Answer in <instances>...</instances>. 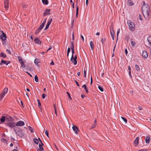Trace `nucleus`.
Instances as JSON below:
<instances>
[{
	"label": "nucleus",
	"mask_w": 151,
	"mask_h": 151,
	"mask_svg": "<svg viewBox=\"0 0 151 151\" xmlns=\"http://www.w3.org/2000/svg\"><path fill=\"white\" fill-rule=\"evenodd\" d=\"M39 149L40 150H41V151H43L44 150V149L42 147V146H41V145L40 144H39Z\"/></svg>",
	"instance_id": "f704fd0d"
},
{
	"label": "nucleus",
	"mask_w": 151,
	"mask_h": 151,
	"mask_svg": "<svg viewBox=\"0 0 151 151\" xmlns=\"http://www.w3.org/2000/svg\"><path fill=\"white\" fill-rule=\"evenodd\" d=\"M150 138L149 136H147L145 139V141L146 143L148 144L150 142Z\"/></svg>",
	"instance_id": "aec40b11"
},
{
	"label": "nucleus",
	"mask_w": 151,
	"mask_h": 151,
	"mask_svg": "<svg viewBox=\"0 0 151 151\" xmlns=\"http://www.w3.org/2000/svg\"><path fill=\"white\" fill-rule=\"evenodd\" d=\"M130 42L132 45L133 47H135L136 45L135 41L133 39L131 38L130 39Z\"/></svg>",
	"instance_id": "f3484780"
},
{
	"label": "nucleus",
	"mask_w": 151,
	"mask_h": 151,
	"mask_svg": "<svg viewBox=\"0 0 151 151\" xmlns=\"http://www.w3.org/2000/svg\"><path fill=\"white\" fill-rule=\"evenodd\" d=\"M135 68L137 70L139 71L140 70V68L138 65H135Z\"/></svg>",
	"instance_id": "473e14b6"
},
{
	"label": "nucleus",
	"mask_w": 151,
	"mask_h": 151,
	"mask_svg": "<svg viewBox=\"0 0 151 151\" xmlns=\"http://www.w3.org/2000/svg\"><path fill=\"white\" fill-rule=\"evenodd\" d=\"M127 23L128 24L129 29L131 31H133L135 29V25L134 23L133 22L130 21H129L127 22Z\"/></svg>",
	"instance_id": "f03ea898"
},
{
	"label": "nucleus",
	"mask_w": 151,
	"mask_h": 151,
	"mask_svg": "<svg viewBox=\"0 0 151 151\" xmlns=\"http://www.w3.org/2000/svg\"><path fill=\"white\" fill-rule=\"evenodd\" d=\"M84 77L85 78L86 76V71L85 70V69H84Z\"/></svg>",
	"instance_id": "09e8293b"
},
{
	"label": "nucleus",
	"mask_w": 151,
	"mask_h": 151,
	"mask_svg": "<svg viewBox=\"0 0 151 151\" xmlns=\"http://www.w3.org/2000/svg\"><path fill=\"white\" fill-rule=\"evenodd\" d=\"M45 134L47 136V137H48L49 132H48L47 130H45Z\"/></svg>",
	"instance_id": "c03bdc74"
},
{
	"label": "nucleus",
	"mask_w": 151,
	"mask_h": 151,
	"mask_svg": "<svg viewBox=\"0 0 151 151\" xmlns=\"http://www.w3.org/2000/svg\"><path fill=\"white\" fill-rule=\"evenodd\" d=\"M29 130H30L31 132L32 133H33L34 132V131H33V129H32V128L30 126H29Z\"/></svg>",
	"instance_id": "4c0bfd02"
},
{
	"label": "nucleus",
	"mask_w": 151,
	"mask_h": 151,
	"mask_svg": "<svg viewBox=\"0 0 151 151\" xmlns=\"http://www.w3.org/2000/svg\"><path fill=\"white\" fill-rule=\"evenodd\" d=\"M43 27H42L41 25L39 27V29H40L41 30L43 28Z\"/></svg>",
	"instance_id": "052dcab7"
},
{
	"label": "nucleus",
	"mask_w": 151,
	"mask_h": 151,
	"mask_svg": "<svg viewBox=\"0 0 151 151\" xmlns=\"http://www.w3.org/2000/svg\"><path fill=\"white\" fill-rule=\"evenodd\" d=\"M75 81L76 82V83L77 85L78 86H79V83H78V82L77 81H76V80H75Z\"/></svg>",
	"instance_id": "603ef678"
},
{
	"label": "nucleus",
	"mask_w": 151,
	"mask_h": 151,
	"mask_svg": "<svg viewBox=\"0 0 151 151\" xmlns=\"http://www.w3.org/2000/svg\"><path fill=\"white\" fill-rule=\"evenodd\" d=\"M24 125V123L23 121H19L16 123V125L17 126H22Z\"/></svg>",
	"instance_id": "0eeeda50"
},
{
	"label": "nucleus",
	"mask_w": 151,
	"mask_h": 151,
	"mask_svg": "<svg viewBox=\"0 0 151 151\" xmlns=\"http://www.w3.org/2000/svg\"><path fill=\"white\" fill-rule=\"evenodd\" d=\"M98 88H99V90L100 91H101V92L103 91H104L103 88L102 87H101V86H99Z\"/></svg>",
	"instance_id": "a19ab883"
},
{
	"label": "nucleus",
	"mask_w": 151,
	"mask_h": 151,
	"mask_svg": "<svg viewBox=\"0 0 151 151\" xmlns=\"http://www.w3.org/2000/svg\"><path fill=\"white\" fill-rule=\"evenodd\" d=\"M39 62V59L38 58H36L34 60V63L36 65H37Z\"/></svg>",
	"instance_id": "bb28decb"
},
{
	"label": "nucleus",
	"mask_w": 151,
	"mask_h": 151,
	"mask_svg": "<svg viewBox=\"0 0 151 151\" xmlns=\"http://www.w3.org/2000/svg\"><path fill=\"white\" fill-rule=\"evenodd\" d=\"M81 39H82V41H84V37H83V35H81Z\"/></svg>",
	"instance_id": "8fccbe9b"
},
{
	"label": "nucleus",
	"mask_w": 151,
	"mask_h": 151,
	"mask_svg": "<svg viewBox=\"0 0 151 151\" xmlns=\"http://www.w3.org/2000/svg\"><path fill=\"white\" fill-rule=\"evenodd\" d=\"M21 67L22 68H25V65L24 64V62L21 63Z\"/></svg>",
	"instance_id": "79ce46f5"
},
{
	"label": "nucleus",
	"mask_w": 151,
	"mask_h": 151,
	"mask_svg": "<svg viewBox=\"0 0 151 151\" xmlns=\"http://www.w3.org/2000/svg\"><path fill=\"white\" fill-rule=\"evenodd\" d=\"M128 3L129 6H132L134 4V3L131 0H128Z\"/></svg>",
	"instance_id": "b1692460"
},
{
	"label": "nucleus",
	"mask_w": 151,
	"mask_h": 151,
	"mask_svg": "<svg viewBox=\"0 0 151 151\" xmlns=\"http://www.w3.org/2000/svg\"><path fill=\"white\" fill-rule=\"evenodd\" d=\"M77 58V55H75L74 57H73V55H72L70 60L73 63L74 65H76L77 63L76 59Z\"/></svg>",
	"instance_id": "7ed1b4c3"
},
{
	"label": "nucleus",
	"mask_w": 151,
	"mask_h": 151,
	"mask_svg": "<svg viewBox=\"0 0 151 151\" xmlns=\"http://www.w3.org/2000/svg\"><path fill=\"white\" fill-rule=\"evenodd\" d=\"M8 89L7 88H5L4 89L3 91H2V92L0 94V95L1 96V98H3L4 97L5 94L7 93L8 91Z\"/></svg>",
	"instance_id": "20e7f679"
},
{
	"label": "nucleus",
	"mask_w": 151,
	"mask_h": 151,
	"mask_svg": "<svg viewBox=\"0 0 151 151\" xmlns=\"http://www.w3.org/2000/svg\"><path fill=\"white\" fill-rule=\"evenodd\" d=\"M5 120H6V118L5 116H2L0 119L1 122L2 123L4 122Z\"/></svg>",
	"instance_id": "5701e85b"
},
{
	"label": "nucleus",
	"mask_w": 151,
	"mask_h": 151,
	"mask_svg": "<svg viewBox=\"0 0 151 151\" xmlns=\"http://www.w3.org/2000/svg\"><path fill=\"white\" fill-rule=\"evenodd\" d=\"M46 96V95L45 94L43 93L42 95V98L43 99H44L45 98V97Z\"/></svg>",
	"instance_id": "a18cd8bd"
},
{
	"label": "nucleus",
	"mask_w": 151,
	"mask_h": 151,
	"mask_svg": "<svg viewBox=\"0 0 151 151\" xmlns=\"http://www.w3.org/2000/svg\"><path fill=\"white\" fill-rule=\"evenodd\" d=\"M7 125L10 127L13 128L15 126L16 124L14 122H9L7 124Z\"/></svg>",
	"instance_id": "6e6552de"
},
{
	"label": "nucleus",
	"mask_w": 151,
	"mask_h": 151,
	"mask_svg": "<svg viewBox=\"0 0 151 151\" xmlns=\"http://www.w3.org/2000/svg\"><path fill=\"white\" fill-rule=\"evenodd\" d=\"M142 56L144 58H146L148 57V54L146 51L144 50L142 53Z\"/></svg>",
	"instance_id": "f8f14e48"
},
{
	"label": "nucleus",
	"mask_w": 151,
	"mask_h": 151,
	"mask_svg": "<svg viewBox=\"0 0 151 151\" xmlns=\"http://www.w3.org/2000/svg\"><path fill=\"white\" fill-rule=\"evenodd\" d=\"M10 63V62L9 61L4 60H2L0 64L1 65L2 64H5L6 65H7Z\"/></svg>",
	"instance_id": "ddd939ff"
},
{
	"label": "nucleus",
	"mask_w": 151,
	"mask_h": 151,
	"mask_svg": "<svg viewBox=\"0 0 151 151\" xmlns=\"http://www.w3.org/2000/svg\"><path fill=\"white\" fill-rule=\"evenodd\" d=\"M40 32L39 31L37 30H36L35 31V34H38L39 33V32Z\"/></svg>",
	"instance_id": "864d4df0"
},
{
	"label": "nucleus",
	"mask_w": 151,
	"mask_h": 151,
	"mask_svg": "<svg viewBox=\"0 0 151 151\" xmlns=\"http://www.w3.org/2000/svg\"><path fill=\"white\" fill-rule=\"evenodd\" d=\"M121 119L125 122L126 123H127V119L124 118V117H123L122 116H121Z\"/></svg>",
	"instance_id": "e433bc0d"
},
{
	"label": "nucleus",
	"mask_w": 151,
	"mask_h": 151,
	"mask_svg": "<svg viewBox=\"0 0 151 151\" xmlns=\"http://www.w3.org/2000/svg\"><path fill=\"white\" fill-rule=\"evenodd\" d=\"M37 101L38 102V106L39 107H40V106H41V104L40 100L39 99H37Z\"/></svg>",
	"instance_id": "58836bf2"
},
{
	"label": "nucleus",
	"mask_w": 151,
	"mask_h": 151,
	"mask_svg": "<svg viewBox=\"0 0 151 151\" xmlns=\"http://www.w3.org/2000/svg\"><path fill=\"white\" fill-rule=\"evenodd\" d=\"M71 50L73 49H74V45H71L70 46V48Z\"/></svg>",
	"instance_id": "bf43d9fd"
},
{
	"label": "nucleus",
	"mask_w": 151,
	"mask_h": 151,
	"mask_svg": "<svg viewBox=\"0 0 151 151\" xmlns=\"http://www.w3.org/2000/svg\"><path fill=\"white\" fill-rule=\"evenodd\" d=\"M6 51L7 52V53L8 54H11V52L8 49H7L6 50Z\"/></svg>",
	"instance_id": "49530a36"
},
{
	"label": "nucleus",
	"mask_w": 151,
	"mask_h": 151,
	"mask_svg": "<svg viewBox=\"0 0 151 151\" xmlns=\"http://www.w3.org/2000/svg\"><path fill=\"white\" fill-rule=\"evenodd\" d=\"M90 45L91 50H93L94 47V45L92 41H90Z\"/></svg>",
	"instance_id": "4be33fe9"
},
{
	"label": "nucleus",
	"mask_w": 151,
	"mask_h": 151,
	"mask_svg": "<svg viewBox=\"0 0 151 151\" xmlns=\"http://www.w3.org/2000/svg\"><path fill=\"white\" fill-rule=\"evenodd\" d=\"M72 7L74 9V3L73 2L72 4Z\"/></svg>",
	"instance_id": "338daca9"
},
{
	"label": "nucleus",
	"mask_w": 151,
	"mask_h": 151,
	"mask_svg": "<svg viewBox=\"0 0 151 151\" xmlns=\"http://www.w3.org/2000/svg\"><path fill=\"white\" fill-rule=\"evenodd\" d=\"M2 34L0 35V37L2 41H5L6 40V36L5 34L2 31Z\"/></svg>",
	"instance_id": "39448f33"
},
{
	"label": "nucleus",
	"mask_w": 151,
	"mask_h": 151,
	"mask_svg": "<svg viewBox=\"0 0 151 151\" xmlns=\"http://www.w3.org/2000/svg\"><path fill=\"white\" fill-rule=\"evenodd\" d=\"M1 141L2 142H6V143H7V140L6 139H4V138H1Z\"/></svg>",
	"instance_id": "c9c22d12"
},
{
	"label": "nucleus",
	"mask_w": 151,
	"mask_h": 151,
	"mask_svg": "<svg viewBox=\"0 0 151 151\" xmlns=\"http://www.w3.org/2000/svg\"><path fill=\"white\" fill-rule=\"evenodd\" d=\"M138 108L140 110H142V108L140 106H139L138 107Z\"/></svg>",
	"instance_id": "774afa93"
},
{
	"label": "nucleus",
	"mask_w": 151,
	"mask_h": 151,
	"mask_svg": "<svg viewBox=\"0 0 151 151\" xmlns=\"http://www.w3.org/2000/svg\"><path fill=\"white\" fill-rule=\"evenodd\" d=\"M0 56L1 57H2L3 58H5L6 57V55L2 52H1L0 53Z\"/></svg>",
	"instance_id": "393cba45"
},
{
	"label": "nucleus",
	"mask_w": 151,
	"mask_h": 151,
	"mask_svg": "<svg viewBox=\"0 0 151 151\" xmlns=\"http://www.w3.org/2000/svg\"><path fill=\"white\" fill-rule=\"evenodd\" d=\"M139 137H137L136 138L134 141V144L135 146L136 147L137 146L139 143Z\"/></svg>",
	"instance_id": "9b49d317"
},
{
	"label": "nucleus",
	"mask_w": 151,
	"mask_h": 151,
	"mask_svg": "<svg viewBox=\"0 0 151 151\" xmlns=\"http://www.w3.org/2000/svg\"><path fill=\"white\" fill-rule=\"evenodd\" d=\"M77 2L78 1L77 0L76 4V17H77L78 15V6H77Z\"/></svg>",
	"instance_id": "6ab92c4d"
},
{
	"label": "nucleus",
	"mask_w": 151,
	"mask_h": 151,
	"mask_svg": "<svg viewBox=\"0 0 151 151\" xmlns=\"http://www.w3.org/2000/svg\"><path fill=\"white\" fill-rule=\"evenodd\" d=\"M54 65V63L53 62V60H52V62L50 63V65Z\"/></svg>",
	"instance_id": "5fc2aeb1"
},
{
	"label": "nucleus",
	"mask_w": 151,
	"mask_h": 151,
	"mask_svg": "<svg viewBox=\"0 0 151 151\" xmlns=\"http://www.w3.org/2000/svg\"><path fill=\"white\" fill-rule=\"evenodd\" d=\"M4 8L7 10L8 9L9 7V1L8 0H4Z\"/></svg>",
	"instance_id": "1a4fd4ad"
},
{
	"label": "nucleus",
	"mask_w": 151,
	"mask_h": 151,
	"mask_svg": "<svg viewBox=\"0 0 151 151\" xmlns=\"http://www.w3.org/2000/svg\"><path fill=\"white\" fill-rule=\"evenodd\" d=\"M112 30H111V29H110V34H111V37H112V39L113 40H114V32L113 29H112Z\"/></svg>",
	"instance_id": "412c9836"
},
{
	"label": "nucleus",
	"mask_w": 151,
	"mask_h": 151,
	"mask_svg": "<svg viewBox=\"0 0 151 151\" xmlns=\"http://www.w3.org/2000/svg\"><path fill=\"white\" fill-rule=\"evenodd\" d=\"M72 129L75 133L76 134H77V131L78 130V129L77 127L76 126L73 125V126L72 127Z\"/></svg>",
	"instance_id": "2eb2a0df"
},
{
	"label": "nucleus",
	"mask_w": 151,
	"mask_h": 151,
	"mask_svg": "<svg viewBox=\"0 0 151 151\" xmlns=\"http://www.w3.org/2000/svg\"><path fill=\"white\" fill-rule=\"evenodd\" d=\"M105 41H106V38H102L101 39V42L102 43L103 45V44H104V42Z\"/></svg>",
	"instance_id": "ea45409f"
},
{
	"label": "nucleus",
	"mask_w": 151,
	"mask_h": 151,
	"mask_svg": "<svg viewBox=\"0 0 151 151\" xmlns=\"http://www.w3.org/2000/svg\"><path fill=\"white\" fill-rule=\"evenodd\" d=\"M88 0H86V4L87 6L88 5Z\"/></svg>",
	"instance_id": "680f3d73"
},
{
	"label": "nucleus",
	"mask_w": 151,
	"mask_h": 151,
	"mask_svg": "<svg viewBox=\"0 0 151 151\" xmlns=\"http://www.w3.org/2000/svg\"><path fill=\"white\" fill-rule=\"evenodd\" d=\"M143 5L142 7V9L143 14L144 16H149V12H150V7L147 4L146 5L145 1H143Z\"/></svg>",
	"instance_id": "f257e3e1"
},
{
	"label": "nucleus",
	"mask_w": 151,
	"mask_h": 151,
	"mask_svg": "<svg viewBox=\"0 0 151 151\" xmlns=\"http://www.w3.org/2000/svg\"><path fill=\"white\" fill-rule=\"evenodd\" d=\"M16 134L18 135L20 137H22L24 136V133L22 130L18 131L16 132Z\"/></svg>",
	"instance_id": "423d86ee"
},
{
	"label": "nucleus",
	"mask_w": 151,
	"mask_h": 151,
	"mask_svg": "<svg viewBox=\"0 0 151 151\" xmlns=\"http://www.w3.org/2000/svg\"><path fill=\"white\" fill-rule=\"evenodd\" d=\"M45 23H44L43 22L42 23V24L41 25L42 26V27H44V26H45Z\"/></svg>",
	"instance_id": "4d7b16f0"
},
{
	"label": "nucleus",
	"mask_w": 151,
	"mask_h": 151,
	"mask_svg": "<svg viewBox=\"0 0 151 151\" xmlns=\"http://www.w3.org/2000/svg\"><path fill=\"white\" fill-rule=\"evenodd\" d=\"M120 30V29L119 28L118 29H117V36H118V35L119 32Z\"/></svg>",
	"instance_id": "de8ad7c7"
},
{
	"label": "nucleus",
	"mask_w": 151,
	"mask_h": 151,
	"mask_svg": "<svg viewBox=\"0 0 151 151\" xmlns=\"http://www.w3.org/2000/svg\"><path fill=\"white\" fill-rule=\"evenodd\" d=\"M35 43L39 44H40L41 43V41L37 38H35L34 40Z\"/></svg>",
	"instance_id": "a211bd4d"
},
{
	"label": "nucleus",
	"mask_w": 151,
	"mask_h": 151,
	"mask_svg": "<svg viewBox=\"0 0 151 151\" xmlns=\"http://www.w3.org/2000/svg\"><path fill=\"white\" fill-rule=\"evenodd\" d=\"M54 111H55V114L56 116H57V112H56V109H54Z\"/></svg>",
	"instance_id": "69168bd1"
},
{
	"label": "nucleus",
	"mask_w": 151,
	"mask_h": 151,
	"mask_svg": "<svg viewBox=\"0 0 151 151\" xmlns=\"http://www.w3.org/2000/svg\"><path fill=\"white\" fill-rule=\"evenodd\" d=\"M46 20H47V18H45L44 19V20H43V22L45 23Z\"/></svg>",
	"instance_id": "13d9d810"
},
{
	"label": "nucleus",
	"mask_w": 151,
	"mask_h": 151,
	"mask_svg": "<svg viewBox=\"0 0 151 151\" xmlns=\"http://www.w3.org/2000/svg\"><path fill=\"white\" fill-rule=\"evenodd\" d=\"M66 93L68 94V98H70L71 100L72 99L71 98L70 96V93L68 92H67Z\"/></svg>",
	"instance_id": "37998d69"
},
{
	"label": "nucleus",
	"mask_w": 151,
	"mask_h": 151,
	"mask_svg": "<svg viewBox=\"0 0 151 151\" xmlns=\"http://www.w3.org/2000/svg\"><path fill=\"white\" fill-rule=\"evenodd\" d=\"M26 72L27 74H28L31 77H32V75L30 74L28 72Z\"/></svg>",
	"instance_id": "e2e57ef3"
},
{
	"label": "nucleus",
	"mask_w": 151,
	"mask_h": 151,
	"mask_svg": "<svg viewBox=\"0 0 151 151\" xmlns=\"http://www.w3.org/2000/svg\"><path fill=\"white\" fill-rule=\"evenodd\" d=\"M18 59L19 62V63H23V61H22V58L20 56H19L18 57Z\"/></svg>",
	"instance_id": "cd10ccee"
},
{
	"label": "nucleus",
	"mask_w": 151,
	"mask_h": 151,
	"mask_svg": "<svg viewBox=\"0 0 151 151\" xmlns=\"http://www.w3.org/2000/svg\"><path fill=\"white\" fill-rule=\"evenodd\" d=\"M50 24L47 22V24H46V26L44 29V30H47L49 26L50 25Z\"/></svg>",
	"instance_id": "c756f323"
},
{
	"label": "nucleus",
	"mask_w": 151,
	"mask_h": 151,
	"mask_svg": "<svg viewBox=\"0 0 151 151\" xmlns=\"http://www.w3.org/2000/svg\"><path fill=\"white\" fill-rule=\"evenodd\" d=\"M70 48L69 47H68V49L67 50V53H69L70 52Z\"/></svg>",
	"instance_id": "3c124183"
},
{
	"label": "nucleus",
	"mask_w": 151,
	"mask_h": 151,
	"mask_svg": "<svg viewBox=\"0 0 151 151\" xmlns=\"http://www.w3.org/2000/svg\"><path fill=\"white\" fill-rule=\"evenodd\" d=\"M96 124H94L93 123V124L91 127L90 128V129H91L95 128L96 127Z\"/></svg>",
	"instance_id": "7c9ffc66"
},
{
	"label": "nucleus",
	"mask_w": 151,
	"mask_h": 151,
	"mask_svg": "<svg viewBox=\"0 0 151 151\" xmlns=\"http://www.w3.org/2000/svg\"><path fill=\"white\" fill-rule=\"evenodd\" d=\"M52 17H50V19L48 21L47 23H48L50 24H51V23L52 20Z\"/></svg>",
	"instance_id": "2f4dec72"
},
{
	"label": "nucleus",
	"mask_w": 151,
	"mask_h": 151,
	"mask_svg": "<svg viewBox=\"0 0 151 151\" xmlns=\"http://www.w3.org/2000/svg\"><path fill=\"white\" fill-rule=\"evenodd\" d=\"M14 120V118L10 116H7L6 117V121L12 122Z\"/></svg>",
	"instance_id": "4468645a"
},
{
	"label": "nucleus",
	"mask_w": 151,
	"mask_h": 151,
	"mask_svg": "<svg viewBox=\"0 0 151 151\" xmlns=\"http://www.w3.org/2000/svg\"><path fill=\"white\" fill-rule=\"evenodd\" d=\"M50 9H46L45 12L43 13V16H46L47 15H50Z\"/></svg>",
	"instance_id": "9d476101"
},
{
	"label": "nucleus",
	"mask_w": 151,
	"mask_h": 151,
	"mask_svg": "<svg viewBox=\"0 0 151 151\" xmlns=\"http://www.w3.org/2000/svg\"><path fill=\"white\" fill-rule=\"evenodd\" d=\"M35 80L36 82H37L38 81V78L37 75H35Z\"/></svg>",
	"instance_id": "72a5a7b5"
},
{
	"label": "nucleus",
	"mask_w": 151,
	"mask_h": 151,
	"mask_svg": "<svg viewBox=\"0 0 151 151\" xmlns=\"http://www.w3.org/2000/svg\"><path fill=\"white\" fill-rule=\"evenodd\" d=\"M71 51H72V55H73V54L74 53V49L72 50Z\"/></svg>",
	"instance_id": "0e129e2a"
},
{
	"label": "nucleus",
	"mask_w": 151,
	"mask_h": 151,
	"mask_svg": "<svg viewBox=\"0 0 151 151\" xmlns=\"http://www.w3.org/2000/svg\"><path fill=\"white\" fill-rule=\"evenodd\" d=\"M43 3L45 5H47L48 4V1L47 0H42Z\"/></svg>",
	"instance_id": "a878e982"
},
{
	"label": "nucleus",
	"mask_w": 151,
	"mask_h": 151,
	"mask_svg": "<svg viewBox=\"0 0 151 151\" xmlns=\"http://www.w3.org/2000/svg\"><path fill=\"white\" fill-rule=\"evenodd\" d=\"M125 54L126 55H127V53H128V51H127V49H125Z\"/></svg>",
	"instance_id": "6e6d98bb"
},
{
	"label": "nucleus",
	"mask_w": 151,
	"mask_h": 151,
	"mask_svg": "<svg viewBox=\"0 0 151 151\" xmlns=\"http://www.w3.org/2000/svg\"><path fill=\"white\" fill-rule=\"evenodd\" d=\"M147 40L149 43V45L150 47H151V36H150L147 37Z\"/></svg>",
	"instance_id": "dca6fc26"
},
{
	"label": "nucleus",
	"mask_w": 151,
	"mask_h": 151,
	"mask_svg": "<svg viewBox=\"0 0 151 151\" xmlns=\"http://www.w3.org/2000/svg\"><path fill=\"white\" fill-rule=\"evenodd\" d=\"M34 142L36 144L38 145L39 143V140L37 139L34 138Z\"/></svg>",
	"instance_id": "c85d7f7f"
}]
</instances>
